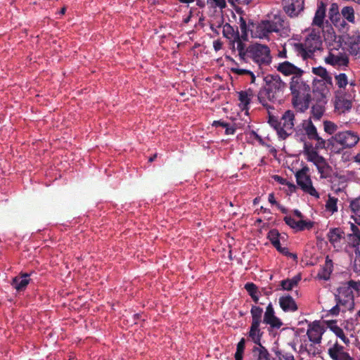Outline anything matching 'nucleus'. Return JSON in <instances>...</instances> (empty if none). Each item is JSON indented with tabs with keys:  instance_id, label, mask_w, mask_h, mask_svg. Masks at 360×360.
Instances as JSON below:
<instances>
[{
	"instance_id": "f257e3e1",
	"label": "nucleus",
	"mask_w": 360,
	"mask_h": 360,
	"mask_svg": "<svg viewBox=\"0 0 360 360\" xmlns=\"http://www.w3.org/2000/svg\"><path fill=\"white\" fill-rule=\"evenodd\" d=\"M265 86L262 88L257 95L259 102L267 110H274L270 103L279 102L282 100L287 84L278 75H268L264 79Z\"/></svg>"
},
{
	"instance_id": "f03ea898",
	"label": "nucleus",
	"mask_w": 360,
	"mask_h": 360,
	"mask_svg": "<svg viewBox=\"0 0 360 360\" xmlns=\"http://www.w3.org/2000/svg\"><path fill=\"white\" fill-rule=\"evenodd\" d=\"M290 29L284 15L274 14L269 18L262 20L256 27L257 36L260 39L267 38L269 34L276 32L281 37L289 36Z\"/></svg>"
},
{
	"instance_id": "7ed1b4c3",
	"label": "nucleus",
	"mask_w": 360,
	"mask_h": 360,
	"mask_svg": "<svg viewBox=\"0 0 360 360\" xmlns=\"http://www.w3.org/2000/svg\"><path fill=\"white\" fill-rule=\"evenodd\" d=\"M290 89L294 108L300 112L307 110L311 101L310 86L302 79V76L291 77Z\"/></svg>"
},
{
	"instance_id": "20e7f679",
	"label": "nucleus",
	"mask_w": 360,
	"mask_h": 360,
	"mask_svg": "<svg viewBox=\"0 0 360 360\" xmlns=\"http://www.w3.org/2000/svg\"><path fill=\"white\" fill-rule=\"evenodd\" d=\"M324 40L333 41L335 51H338L344 43L345 49H347L351 55L360 56V33L352 36L349 34L337 36L333 28L331 26H327L326 30L324 31Z\"/></svg>"
},
{
	"instance_id": "39448f33",
	"label": "nucleus",
	"mask_w": 360,
	"mask_h": 360,
	"mask_svg": "<svg viewBox=\"0 0 360 360\" xmlns=\"http://www.w3.org/2000/svg\"><path fill=\"white\" fill-rule=\"evenodd\" d=\"M304 154L307 156V160L311 162L316 167L321 179H327L331 176L332 167L327 162L326 160L320 155L316 150L312 148L311 145L304 143Z\"/></svg>"
},
{
	"instance_id": "423d86ee",
	"label": "nucleus",
	"mask_w": 360,
	"mask_h": 360,
	"mask_svg": "<svg viewBox=\"0 0 360 360\" xmlns=\"http://www.w3.org/2000/svg\"><path fill=\"white\" fill-rule=\"evenodd\" d=\"M248 60L251 59L259 67L269 65L272 61L271 51L268 46L258 43L249 45Z\"/></svg>"
},
{
	"instance_id": "0eeeda50",
	"label": "nucleus",
	"mask_w": 360,
	"mask_h": 360,
	"mask_svg": "<svg viewBox=\"0 0 360 360\" xmlns=\"http://www.w3.org/2000/svg\"><path fill=\"white\" fill-rule=\"evenodd\" d=\"M359 139V136L356 132L347 130L336 133L328 139V142L330 143L335 142L342 146V149H347L355 146Z\"/></svg>"
},
{
	"instance_id": "6e6552de",
	"label": "nucleus",
	"mask_w": 360,
	"mask_h": 360,
	"mask_svg": "<svg viewBox=\"0 0 360 360\" xmlns=\"http://www.w3.org/2000/svg\"><path fill=\"white\" fill-rule=\"evenodd\" d=\"M309 172V169L307 166L298 170L295 174L297 184L304 192L319 198V194L312 185Z\"/></svg>"
},
{
	"instance_id": "1a4fd4ad",
	"label": "nucleus",
	"mask_w": 360,
	"mask_h": 360,
	"mask_svg": "<svg viewBox=\"0 0 360 360\" xmlns=\"http://www.w3.org/2000/svg\"><path fill=\"white\" fill-rule=\"evenodd\" d=\"M336 304L330 310V314L338 316L341 311L345 313L347 311H352L354 308V296H342L341 294L335 293Z\"/></svg>"
},
{
	"instance_id": "9d476101",
	"label": "nucleus",
	"mask_w": 360,
	"mask_h": 360,
	"mask_svg": "<svg viewBox=\"0 0 360 360\" xmlns=\"http://www.w3.org/2000/svg\"><path fill=\"white\" fill-rule=\"evenodd\" d=\"M295 114L291 110H287L281 117L280 122L281 125L278 127V136L282 139H286L294 131Z\"/></svg>"
},
{
	"instance_id": "9b49d317",
	"label": "nucleus",
	"mask_w": 360,
	"mask_h": 360,
	"mask_svg": "<svg viewBox=\"0 0 360 360\" xmlns=\"http://www.w3.org/2000/svg\"><path fill=\"white\" fill-rule=\"evenodd\" d=\"M326 42L328 44L330 50L328 56L325 59L326 63L338 68L347 67L349 64L347 56L342 53L335 54L333 52V51L335 50V49H334V42L329 41H326Z\"/></svg>"
},
{
	"instance_id": "f8f14e48",
	"label": "nucleus",
	"mask_w": 360,
	"mask_h": 360,
	"mask_svg": "<svg viewBox=\"0 0 360 360\" xmlns=\"http://www.w3.org/2000/svg\"><path fill=\"white\" fill-rule=\"evenodd\" d=\"M282 5L285 13L290 18L297 17L304 10V0H283Z\"/></svg>"
},
{
	"instance_id": "ddd939ff",
	"label": "nucleus",
	"mask_w": 360,
	"mask_h": 360,
	"mask_svg": "<svg viewBox=\"0 0 360 360\" xmlns=\"http://www.w3.org/2000/svg\"><path fill=\"white\" fill-rule=\"evenodd\" d=\"M276 70L285 76H302L304 70L293 63L285 60L275 66Z\"/></svg>"
},
{
	"instance_id": "4468645a",
	"label": "nucleus",
	"mask_w": 360,
	"mask_h": 360,
	"mask_svg": "<svg viewBox=\"0 0 360 360\" xmlns=\"http://www.w3.org/2000/svg\"><path fill=\"white\" fill-rule=\"evenodd\" d=\"M324 333L323 327L319 321H315L309 324L307 335L310 342L313 344H319Z\"/></svg>"
},
{
	"instance_id": "2eb2a0df",
	"label": "nucleus",
	"mask_w": 360,
	"mask_h": 360,
	"mask_svg": "<svg viewBox=\"0 0 360 360\" xmlns=\"http://www.w3.org/2000/svg\"><path fill=\"white\" fill-rule=\"evenodd\" d=\"M263 323L269 325L271 328L279 329L283 326L281 320L276 316V313L271 302L266 307L264 314Z\"/></svg>"
},
{
	"instance_id": "dca6fc26",
	"label": "nucleus",
	"mask_w": 360,
	"mask_h": 360,
	"mask_svg": "<svg viewBox=\"0 0 360 360\" xmlns=\"http://www.w3.org/2000/svg\"><path fill=\"white\" fill-rule=\"evenodd\" d=\"M285 223L295 231H302L304 230H310L314 227V222L311 221H307L300 219L296 221L291 216H285L283 219Z\"/></svg>"
},
{
	"instance_id": "f3484780",
	"label": "nucleus",
	"mask_w": 360,
	"mask_h": 360,
	"mask_svg": "<svg viewBox=\"0 0 360 360\" xmlns=\"http://www.w3.org/2000/svg\"><path fill=\"white\" fill-rule=\"evenodd\" d=\"M326 5L323 1H320L318 4L317 9L316 11L313 22L314 25L317 26L319 29H321L323 32V36L324 37V31L326 30L327 26H331L330 25H327L324 26V20L326 18Z\"/></svg>"
},
{
	"instance_id": "a211bd4d",
	"label": "nucleus",
	"mask_w": 360,
	"mask_h": 360,
	"mask_svg": "<svg viewBox=\"0 0 360 360\" xmlns=\"http://www.w3.org/2000/svg\"><path fill=\"white\" fill-rule=\"evenodd\" d=\"M328 354L333 360H354L338 342L328 349Z\"/></svg>"
},
{
	"instance_id": "6ab92c4d",
	"label": "nucleus",
	"mask_w": 360,
	"mask_h": 360,
	"mask_svg": "<svg viewBox=\"0 0 360 360\" xmlns=\"http://www.w3.org/2000/svg\"><path fill=\"white\" fill-rule=\"evenodd\" d=\"M320 30L319 27L317 30L313 29L305 41L307 46H311L316 51L319 50L322 46V37Z\"/></svg>"
},
{
	"instance_id": "aec40b11",
	"label": "nucleus",
	"mask_w": 360,
	"mask_h": 360,
	"mask_svg": "<svg viewBox=\"0 0 360 360\" xmlns=\"http://www.w3.org/2000/svg\"><path fill=\"white\" fill-rule=\"evenodd\" d=\"M360 288V283L351 280L342 283L337 288L336 293L341 294L342 296H354L353 290L358 291Z\"/></svg>"
},
{
	"instance_id": "412c9836",
	"label": "nucleus",
	"mask_w": 360,
	"mask_h": 360,
	"mask_svg": "<svg viewBox=\"0 0 360 360\" xmlns=\"http://www.w3.org/2000/svg\"><path fill=\"white\" fill-rule=\"evenodd\" d=\"M280 307L284 312H295L298 307L290 295L281 296L278 300Z\"/></svg>"
},
{
	"instance_id": "4be33fe9",
	"label": "nucleus",
	"mask_w": 360,
	"mask_h": 360,
	"mask_svg": "<svg viewBox=\"0 0 360 360\" xmlns=\"http://www.w3.org/2000/svg\"><path fill=\"white\" fill-rule=\"evenodd\" d=\"M252 360H271V356L268 349L262 345H255L252 349Z\"/></svg>"
},
{
	"instance_id": "5701e85b",
	"label": "nucleus",
	"mask_w": 360,
	"mask_h": 360,
	"mask_svg": "<svg viewBox=\"0 0 360 360\" xmlns=\"http://www.w3.org/2000/svg\"><path fill=\"white\" fill-rule=\"evenodd\" d=\"M294 50L297 55L302 57L303 60H307L311 58L314 56V53L316 50H314L311 46H308L306 43H296L294 44Z\"/></svg>"
},
{
	"instance_id": "b1692460",
	"label": "nucleus",
	"mask_w": 360,
	"mask_h": 360,
	"mask_svg": "<svg viewBox=\"0 0 360 360\" xmlns=\"http://www.w3.org/2000/svg\"><path fill=\"white\" fill-rule=\"evenodd\" d=\"M29 276L28 274H20L13 279L12 286L18 292L25 290L30 281Z\"/></svg>"
},
{
	"instance_id": "393cba45",
	"label": "nucleus",
	"mask_w": 360,
	"mask_h": 360,
	"mask_svg": "<svg viewBox=\"0 0 360 360\" xmlns=\"http://www.w3.org/2000/svg\"><path fill=\"white\" fill-rule=\"evenodd\" d=\"M327 238L330 244L335 248L340 240L345 238V232L341 228H332L327 233Z\"/></svg>"
},
{
	"instance_id": "a878e982",
	"label": "nucleus",
	"mask_w": 360,
	"mask_h": 360,
	"mask_svg": "<svg viewBox=\"0 0 360 360\" xmlns=\"http://www.w3.org/2000/svg\"><path fill=\"white\" fill-rule=\"evenodd\" d=\"M260 324L261 323H251L250 330L248 332L249 338L255 344V345L262 344L261 340L263 332L260 329Z\"/></svg>"
},
{
	"instance_id": "bb28decb",
	"label": "nucleus",
	"mask_w": 360,
	"mask_h": 360,
	"mask_svg": "<svg viewBox=\"0 0 360 360\" xmlns=\"http://www.w3.org/2000/svg\"><path fill=\"white\" fill-rule=\"evenodd\" d=\"M235 43H236V49L238 51L239 60L242 63H248V51H249V46H246L240 39V37H238V39H235Z\"/></svg>"
},
{
	"instance_id": "cd10ccee",
	"label": "nucleus",
	"mask_w": 360,
	"mask_h": 360,
	"mask_svg": "<svg viewBox=\"0 0 360 360\" xmlns=\"http://www.w3.org/2000/svg\"><path fill=\"white\" fill-rule=\"evenodd\" d=\"M222 33L224 37L233 39V49H235V39H238V37H240L238 30L236 31L229 23H226L223 25Z\"/></svg>"
},
{
	"instance_id": "c85d7f7f",
	"label": "nucleus",
	"mask_w": 360,
	"mask_h": 360,
	"mask_svg": "<svg viewBox=\"0 0 360 360\" xmlns=\"http://www.w3.org/2000/svg\"><path fill=\"white\" fill-rule=\"evenodd\" d=\"M301 280L300 275L295 276L292 278H287L282 280L280 282V286L283 290H291L293 288L296 287Z\"/></svg>"
},
{
	"instance_id": "c756f323",
	"label": "nucleus",
	"mask_w": 360,
	"mask_h": 360,
	"mask_svg": "<svg viewBox=\"0 0 360 360\" xmlns=\"http://www.w3.org/2000/svg\"><path fill=\"white\" fill-rule=\"evenodd\" d=\"M327 326L336 335V336L340 338L345 343L349 342V340L345 336L343 330L337 325L336 321L333 320L328 321Z\"/></svg>"
},
{
	"instance_id": "7c9ffc66",
	"label": "nucleus",
	"mask_w": 360,
	"mask_h": 360,
	"mask_svg": "<svg viewBox=\"0 0 360 360\" xmlns=\"http://www.w3.org/2000/svg\"><path fill=\"white\" fill-rule=\"evenodd\" d=\"M272 352L274 356H272L271 360H295L293 354L290 352L279 348H274Z\"/></svg>"
},
{
	"instance_id": "2f4dec72",
	"label": "nucleus",
	"mask_w": 360,
	"mask_h": 360,
	"mask_svg": "<svg viewBox=\"0 0 360 360\" xmlns=\"http://www.w3.org/2000/svg\"><path fill=\"white\" fill-rule=\"evenodd\" d=\"M244 288L246 290L255 303L258 304L260 292L258 291L257 286L253 283L248 282L245 283Z\"/></svg>"
},
{
	"instance_id": "473e14b6",
	"label": "nucleus",
	"mask_w": 360,
	"mask_h": 360,
	"mask_svg": "<svg viewBox=\"0 0 360 360\" xmlns=\"http://www.w3.org/2000/svg\"><path fill=\"white\" fill-rule=\"evenodd\" d=\"M312 72L321 77L326 84L330 85L333 84L332 77L329 75L326 68L321 66L312 68Z\"/></svg>"
},
{
	"instance_id": "72a5a7b5",
	"label": "nucleus",
	"mask_w": 360,
	"mask_h": 360,
	"mask_svg": "<svg viewBox=\"0 0 360 360\" xmlns=\"http://www.w3.org/2000/svg\"><path fill=\"white\" fill-rule=\"evenodd\" d=\"M252 316V322L255 323H262V317L263 314V309L257 305H252L250 309Z\"/></svg>"
},
{
	"instance_id": "f704fd0d",
	"label": "nucleus",
	"mask_w": 360,
	"mask_h": 360,
	"mask_svg": "<svg viewBox=\"0 0 360 360\" xmlns=\"http://www.w3.org/2000/svg\"><path fill=\"white\" fill-rule=\"evenodd\" d=\"M341 15L342 16L343 19L347 20L349 22L354 23V10L352 6L343 7L341 10Z\"/></svg>"
},
{
	"instance_id": "c9c22d12",
	"label": "nucleus",
	"mask_w": 360,
	"mask_h": 360,
	"mask_svg": "<svg viewBox=\"0 0 360 360\" xmlns=\"http://www.w3.org/2000/svg\"><path fill=\"white\" fill-rule=\"evenodd\" d=\"M303 128L309 139L311 140V137L316 136L318 134L317 129L311 120L304 122L303 123Z\"/></svg>"
},
{
	"instance_id": "e433bc0d",
	"label": "nucleus",
	"mask_w": 360,
	"mask_h": 360,
	"mask_svg": "<svg viewBox=\"0 0 360 360\" xmlns=\"http://www.w3.org/2000/svg\"><path fill=\"white\" fill-rule=\"evenodd\" d=\"M252 94H248V91H241L238 94V99L240 101L241 104L243 105V109L247 108L248 105L250 103V96Z\"/></svg>"
},
{
	"instance_id": "4c0bfd02",
	"label": "nucleus",
	"mask_w": 360,
	"mask_h": 360,
	"mask_svg": "<svg viewBox=\"0 0 360 360\" xmlns=\"http://www.w3.org/2000/svg\"><path fill=\"white\" fill-rule=\"evenodd\" d=\"M336 84L340 89H345L348 84L347 76L345 73H340L335 76Z\"/></svg>"
},
{
	"instance_id": "58836bf2",
	"label": "nucleus",
	"mask_w": 360,
	"mask_h": 360,
	"mask_svg": "<svg viewBox=\"0 0 360 360\" xmlns=\"http://www.w3.org/2000/svg\"><path fill=\"white\" fill-rule=\"evenodd\" d=\"M328 14L332 22H334V20H336V19L341 17V13H339V8L337 4L333 3L331 4Z\"/></svg>"
},
{
	"instance_id": "ea45409f",
	"label": "nucleus",
	"mask_w": 360,
	"mask_h": 360,
	"mask_svg": "<svg viewBox=\"0 0 360 360\" xmlns=\"http://www.w3.org/2000/svg\"><path fill=\"white\" fill-rule=\"evenodd\" d=\"M323 128L327 134L332 135L338 130V127L334 122L326 120L323 122Z\"/></svg>"
},
{
	"instance_id": "a19ab883",
	"label": "nucleus",
	"mask_w": 360,
	"mask_h": 360,
	"mask_svg": "<svg viewBox=\"0 0 360 360\" xmlns=\"http://www.w3.org/2000/svg\"><path fill=\"white\" fill-rule=\"evenodd\" d=\"M324 108L320 105H315L312 106L311 114L314 120H319L323 116Z\"/></svg>"
},
{
	"instance_id": "79ce46f5",
	"label": "nucleus",
	"mask_w": 360,
	"mask_h": 360,
	"mask_svg": "<svg viewBox=\"0 0 360 360\" xmlns=\"http://www.w3.org/2000/svg\"><path fill=\"white\" fill-rule=\"evenodd\" d=\"M334 25L339 29V30L343 33L347 32L348 31V25L345 22V20L340 17V18L336 19L334 22H332Z\"/></svg>"
},
{
	"instance_id": "37998d69",
	"label": "nucleus",
	"mask_w": 360,
	"mask_h": 360,
	"mask_svg": "<svg viewBox=\"0 0 360 360\" xmlns=\"http://www.w3.org/2000/svg\"><path fill=\"white\" fill-rule=\"evenodd\" d=\"M337 202L338 199L336 198L329 196L326 205L327 210L332 212H337Z\"/></svg>"
},
{
	"instance_id": "c03bdc74",
	"label": "nucleus",
	"mask_w": 360,
	"mask_h": 360,
	"mask_svg": "<svg viewBox=\"0 0 360 360\" xmlns=\"http://www.w3.org/2000/svg\"><path fill=\"white\" fill-rule=\"evenodd\" d=\"M267 238L270 240L271 243H272V241L283 239L284 237L281 236V233L277 229H274L270 230L267 233Z\"/></svg>"
},
{
	"instance_id": "a18cd8bd",
	"label": "nucleus",
	"mask_w": 360,
	"mask_h": 360,
	"mask_svg": "<svg viewBox=\"0 0 360 360\" xmlns=\"http://www.w3.org/2000/svg\"><path fill=\"white\" fill-rule=\"evenodd\" d=\"M312 139L311 140H315L317 141V143L315 145V148H314L315 150L317 151V150L319 149H324L326 148V141L323 139H322L321 136H319V134H316V136L311 137Z\"/></svg>"
},
{
	"instance_id": "49530a36",
	"label": "nucleus",
	"mask_w": 360,
	"mask_h": 360,
	"mask_svg": "<svg viewBox=\"0 0 360 360\" xmlns=\"http://www.w3.org/2000/svg\"><path fill=\"white\" fill-rule=\"evenodd\" d=\"M349 207L353 213L360 214V196L350 202Z\"/></svg>"
},
{
	"instance_id": "de8ad7c7",
	"label": "nucleus",
	"mask_w": 360,
	"mask_h": 360,
	"mask_svg": "<svg viewBox=\"0 0 360 360\" xmlns=\"http://www.w3.org/2000/svg\"><path fill=\"white\" fill-rule=\"evenodd\" d=\"M270 110H271V109H269V110H267L269 112L268 122L271 127H273L276 130V132L278 133V130L279 129L278 127H281V123L278 120L276 117L271 115L270 114Z\"/></svg>"
},
{
	"instance_id": "09e8293b",
	"label": "nucleus",
	"mask_w": 360,
	"mask_h": 360,
	"mask_svg": "<svg viewBox=\"0 0 360 360\" xmlns=\"http://www.w3.org/2000/svg\"><path fill=\"white\" fill-rule=\"evenodd\" d=\"M245 347V338H243L240 339V340L237 344L236 352L234 356H243Z\"/></svg>"
},
{
	"instance_id": "8fccbe9b",
	"label": "nucleus",
	"mask_w": 360,
	"mask_h": 360,
	"mask_svg": "<svg viewBox=\"0 0 360 360\" xmlns=\"http://www.w3.org/2000/svg\"><path fill=\"white\" fill-rule=\"evenodd\" d=\"M230 70L232 73L238 75H248V74H252L250 70L239 68L238 66H233L230 68Z\"/></svg>"
},
{
	"instance_id": "3c124183",
	"label": "nucleus",
	"mask_w": 360,
	"mask_h": 360,
	"mask_svg": "<svg viewBox=\"0 0 360 360\" xmlns=\"http://www.w3.org/2000/svg\"><path fill=\"white\" fill-rule=\"evenodd\" d=\"M240 29L241 30L242 34L241 37L245 39L248 37L247 33V24L245 20L243 17H240Z\"/></svg>"
},
{
	"instance_id": "603ef678",
	"label": "nucleus",
	"mask_w": 360,
	"mask_h": 360,
	"mask_svg": "<svg viewBox=\"0 0 360 360\" xmlns=\"http://www.w3.org/2000/svg\"><path fill=\"white\" fill-rule=\"evenodd\" d=\"M274 179L275 181H276L277 182L280 183L282 185H288L290 191L295 189V186L294 184L287 182L285 179H284L280 176L275 175L274 176Z\"/></svg>"
},
{
	"instance_id": "864d4df0",
	"label": "nucleus",
	"mask_w": 360,
	"mask_h": 360,
	"mask_svg": "<svg viewBox=\"0 0 360 360\" xmlns=\"http://www.w3.org/2000/svg\"><path fill=\"white\" fill-rule=\"evenodd\" d=\"M278 251L285 256L292 258L294 260H297V255L290 252L288 248L281 247Z\"/></svg>"
},
{
	"instance_id": "5fc2aeb1",
	"label": "nucleus",
	"mask_w": 360,
	"mask_h": 360,
	"mask_svg": "<svg viewBox=\"0 0 360 360\" xmlns=\"http://www.w3.org/2000/svg\"><path fill=\"white\" fill-rule=\"evenodd\" d=\"M209 3H212L214 4L213 6L220 8H224L226 6L225 0H207V4Z\"/></svg>"
},
{
	"instance_id": "6e6d98bb",
	"label": "nucleus",
	"mask_w": 360,
	"mask_h": 360,
	"mask_svg": "<svg viewBox=\"0 0 360 360\" xmlns=\"http://www.w3.org/2000/svg\"><path fill=\"white\" fill-rule=\"evenodd\" d=\"M351 230L352 233L348 234V238L356 237L357 238L360 235V229L355 224H351Z\"/></svg>"
},
{
	"instance_id": "4d7b16f0",
	"label": "nucleus",
	"mask_w": 360,
	"mask_h": 360,
	"mask_svg": "<svg viewBox=\"0 0 360 360\" xmlns=\"http://www.w3.org/2000/svg\"><path fill=\"white\" fill-rule=\"evenodd\" d=\"M314 345V344L312 342L311 344L308 345L307 354L309 355L312 354L313 356H315L319 353L318 349L315 347Z\"/></svg>"
},
{
	"instance_id": "13d9d810",
	"label": "nucleus",
	"mask_w": 360,
	"mask_h": 360,
	"mask_svg": "<svg viewBox=\"0 0 360 360\" xmlns=\"http://www.w3.org/2000/svg\"><path fill=\"white\" fill-rule=\"evenodd\" d=\"M222 42L217 39L213 41V47L216 51H219L222 48Z\"/></svg>"
},
{
	"instance_id": "bf43d9fd",
	"label": "nucleus",
	"mask_w": 360,
	"mask_h": 360,
	"mask_svg": "<svg viewBox=\"0 0 360 360\" xmlns=\"http://www.w3.org/2000/svg\"><path fill=\"white\" fill-rule=\"evenodd\" d=\"M278 57L280 58H287V51L285 47L281 51H279L278 53Z\"/></svg>"
},
{
	"instance_id": "052dcab7",
	"label": "nucleus",
	"mask_w": 360,
	"mask_h": 360,
	"mask_svg": "<svg viewBox=\"0 0 360 360\" xmlns=\"http://www.w3.org/2000/svg\"><path fill=\"white\" fill-rule=\"evenodd\" d=\"M227 124L228 123L224 122V121H221V120H217V121H214L213 122V126H221L224 128H225V127H227Z\"/></svg>"
},
{
	"instance_id": "680f3d73",
	"label": "nucleus",
	"mask_w": 360,
	"mask_h": 360,
	"mask_svg": "<svg viewBox=\"0 0 360 360\" xmlns=\"http://www.w3.org/2000/svg\"><path fill=\"white\" fill-rule=\"evenodd\" d=\"M307 349H308V344L304 342L302 343L300 347V353H304V352L307 353Z\"/></svg>"
},
{
	"instance_id": "e2e57ef3",
	"label": "nucleus",
	"mask_w": 360,
	"mask_h": 360,
	"mask_svg": "<svg viewBox=\"0 0 360 360\" xmlns=\"http://www.w3.org/2000/svg\"><path fill=\"white\" fill-rule=\"evenodd\" d=\"M268 200L272 205H278V203L274 198V194L273 193H271L269 195Z\"/></svg>"
},
{
	"instance_id": "0e129e2a",
	"label": "nucleus",
	"mask_w": 360,
	"mask_h": 360,
	"mask_svg": "<svg viewBox=\"0 0 360 360\" xmlns=\"http://www.w3.org/2000/svg\"><path fill=\"white\" fill-rule=\"evenodd\" d=\"M225 129H226V134H233L236 131V129L235 128L232 127H229V124H227V127H225Z\"/></svg>"
},
{
	"instance_id": "69168bd1",
	"label": "nucleus",
	"mask_w": 360,
	"mask_h": 360,
	"mask_svg": "<svg viewBox=\"0 0 360 360\" xmlns=\"http://www.w3.org/2000/svg\"><path fill=\"white\" fill-rule=\"evenodd\" d=\"M281 239H279V240H275V241H272V245L277 250V251L281 249Z\"/></svg>"
},
{
	"instance_id": "338daca9",
	"label": "nucleus",
	"mask_w": 360,
	"mask_h": 360,
	"mask_svg": "<svg viewBox=\"0 0 360 360\" xmlns=\"http://www.w3.org/2000/svg\"><path fill=\"white\" fill-rule=\"evenodd\" d=\"M293 214H295V216H296L297 218H299L300 219H302L304 218V215L302 214V213L299 211L298 210H295L293 211Z\"/></svg>"
},
{
	"instance_id": "774afa93",
	"label": "nucleus",
	"mask_w": 360,
	"mask_h": 360,
	"mask_svg": "<svg viewBox=\"0 0 360 360\" xmlns=\"http://www.w3.org/2000/svg\"><path fill=\"white\" fill-rule=\"evenodd\" d=\"M251 134L257 139L259 141H262V139L261 138V136L257 134L256 133L255 131H251Z\"/></svg>"
}]
</instances>
